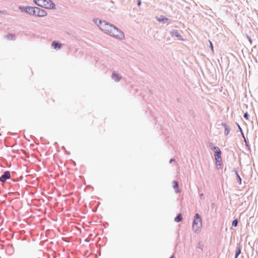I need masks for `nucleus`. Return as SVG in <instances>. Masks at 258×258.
<instances>
[{
  "mask_svg": "<svg viewBox=\"0 0 258 258\" xmlns=\"http://www.w3.org/2000/svg\"><path fill=\"white\" fill-rule=\"evenodd\" d=\"M98 27L105 33L114 38L119 39L124 38V34L121 30L106 21H99Z\"/></svg>",
  "mask_w": 258,
  "mask_h": 258,
  "instance_id": "nucleus-1",
  "label": "nucleus"
},
{
  "mask_svg": "<svg viewBox=\"0 0 258 258\" xmlns=\"http://www.w3.org/2000/svg\"><path fill=\"white\" fill-rule=\"evenodd\" d=\"M19 9L22 12H25L31 16L43 17L47 15V12L37 7L20 6Z\"/></svg>",
  "mask_w": 258,
  "mask_h": 258,
  "instance_id": "nucleus-2",
  "label": "nucleus"
},
{
  "mask_svg": "<svg viewBox=\"0 0 258 258\" xmlns=\"http://www.w3.org/2000/svg\"><path fill=\"white\" fill-rule=\"evenodd\" d=\"M202 226V218L199 213H196L194 218L192 229L196 232H198Z\"/></svg>",
  "mask_w": 258,
  "mask_h": 258,
  "instance_id": "nucleus-3",
  "label": "nucleus"
},
{
  "mask_svg": "<svg viewBox=\"0 0 258 258\" xmlns=\"http://www.w3.org/2000/svg\"><path fill=\"white\" fill-rule=\"evenodd\" d=\"M212 150L214 151V156L217 163H220L222 161L221 151L217 146L213 147Z\"/></svg>",
  "mask_w": 258,
  "mask_h": 258,
  "instance_id": "nucleus-4",
  "label": "nucleus"
},
{
  "mask_svg": "<svg viewBox=\"0 0 258 258\" xmlns=\"http://www.w3.org/2000/svg\"><path fill=\"white\" fill-rule=\"evenodd\" d=\"M44 2V6L43 8L50 10L55 9V5L51 0H45Z\"/></svg>",
  "mask_w": 258,
  "mask_h": 258,
  "instance_id": "nucleus-5",
  "label": "nucleus"
},
{
  "mask_svg": "<svg viewBox=\"0 0 258 258\" xmlns=\"http://www.w3.org/2000/svg\"><path fill=\"white\" fill-rule=\"evenodd\" d=\"M11 178V173L9 171H6L0 177V181L5 182L7 179Z\"/></svg>",
  "mask_w": 258,
  "mask_h": 258,
  "instance_id": "nucleus-6",
  "label": "nucleus"
},
{
  "mask_svg": "<svg viewBox=\"0 0 258 258\" xmlns=\"http://www.w3.org/2000/svg\"><path fill=\"white\" fill-rule=\"evenodd\" d=\"M171 36L172 37H176L178 40H182V38L177 30L173 29L170 32Z\"/></svg>",
  "mask_w": 258,
  "mask_h": 258,
  "instance_id": "nucleus-7",
  "label": "nucleus"
},
{
  "mask_svg": "<svg viewBox=\"0 0 258 258\" xmlns=\"http://www.w3.org/2000/svg\"><path fill=\"white\" fill-rule=\"evenodd\" d=\"M111 78L112 80H113L114 81L118 82H119L121 79V76L116 73L114 71L112 72V75H111Z\"/></svg>",
  "mask_w": 258,
  "mask_h": 258,
  "instance_id": "nucleus-8",
  "label": "nucleus"
},
{
  "mask_svg": "<svg viewBox=\"0 0 258 258\" xmlns=\"http://www.w3.org/2000/svg\"><path fill=\"white\" fill-rule=\"evenodd\" d=\"M52 47L54 49H60L61 47V44L56 41H53L51 44Z\"/></svg>",
  "mask_w": 258,
  "mask_h": 258,
  "instance_id": "nucleus-9",
  "label": "nucleus"
},
{
  "mask_svg": "<svg viewBox=\"0 0 258 258\" xmlns=\"http://www.w3.org/2000/svg\"><path fill=\"white\" fill-rule=\"evenodd\" d=\"M45 0H34L33 2L38 6L43 8V6H44V2H45Z\"/></svg>",
  "mask_w": 258,
  "mask_h": 258,
  "instance_id": "nucleus-10",
  "label": "nucleus"
},
{
  "mask_svg": "<svg viewBox=\"0 0 258 258\" xmlns=\"http://www.w3.org/2000/svg\"><path fill=\"white\" fill-rule=\"evenodd\" d=\"M172 186L174 189H175V192L178 193L179 192V187H178V183L176 180H173L172 182Z\"/></svg>",
  "mask_w": 258,
  "mask_h": 258,
  "instance_id": "nucleus-11",
  "label": "nucleus"
},
{
  "mask_svg": "<svg viewBox=\"0 0 258 258\" xmlns=\"http://www.w3.org/2000/svg\"><path fill=\"white\" fill-rule=\"evenodd\" d=\"M182 220V217L181 214H178L174 218V221L176 222H179Z\"/></svg>",
  "mask_w": 258,
  "mask_h": 258,
  "instance_id": "nucleus-12",
  "label": "nucleus"
},
{
  "mask_svg": "<svg viewBox=\"0 0 258 258\" xmlns=\"http://www.w3.org/2000/svg\"><path fill=\"white\" fill-rule=\"evenodd\" d=\"M5 37L8 40H14L15 39V36L13 34H8Z\"/></svg>",
  "mask_w": 258,
  "mask_h": 258,
  "instance_id": "nucleus-13",
  "label": "nucleus"
},
{
  "mask_svg": "<svg viewBox=\"0 0 258 258\" xmlns=\"http://www.w3.org/2000/svg\"><path fill=\"white\" fill-rule=\"evenodd\" d=\"M168 20V18L161 16L160 18L158 20V21L159 22H167Z\"/></svg>",
  "mask_w": 258,
  "mask_h": 258,
  "instance_id": "nucleus-14",
  "label": "nucleus"
},
{
  "mask_svg": "<svg viewBox=\"0 0 258 258\" xmlns=\"http://www.w3.org/2000/svg\"><path fill=\"white\" fill-rule=\"evenodd\" d=\"M230 131V129L229 126H225V127L224 128V134L226 136H227L229 134Z\"/></svg>",
  "mask_w": 258,
  "mask_h": 258,
  "instance_id": "nucleus-15",
  "label": "nucleus"
},
{
  "mask_svg": "<svg viewBox=\"0 0 258 258\" xmlns=\"http://www.w3.org/2000/svg\"><path fill=\"white\" fill-rule=\"evenodd\" d=\"M240 253H241V249L240 248V246H238L236 249L235 255H236V256H238V255L240 254Z\"/></svg>",
  "mask_w": 258,
  "mask_h": 258,
  "instance_id": "nucleus-16",
  "label": "nucleus"
},
{
  "mask_svg": "<svg viewBox=\"0 0 258 258\" xmlns=\"http://www.w3.org/2000/svg\"><path fill=\"white\" fill-rule=\"evenodd\" d=\"M204 247V245L202 243V241H199L198 242V245L197 246V248L200 249L201 250H203Z\"/></svg>",
  "mask_w": 258,
  "mask_h": 258,
  "instance_id": "nucleus-17",
  "label": "nucleus"
},
{
  "mask_svg": "<svg viewBox=\"0 0 258 258\" xmlns=\"http://www.w3.org/2000/svg\"><path fill=\"white\" fill-rule=\"evenodd\" d=\"M238 223V220L237 219H235L232 223V226L233 227H236Z\"/></svg>",
  "mask_w": 258,
  "mask_h": 258,
  "instance_id": "nucleus-18",
  "label": "nucleus"
},
{
  "mask_svg": "<svg viewBox=\"0 0 258 258\" xmlns=\"http://www.w3.org/2000/svg\"><path fill=\"white\" fill-rule=\"evenodd\" d=\"M237 124L238 129L239 130V132L241 133V135L242 136L243 138H244V133L243 132V131H242V128H241V127H240V126L238 123H237Z\"/></svg>",
  "mask_w": 258,
  "mask_h": 258,
  "instance_id": "nucleus-19",
  "label": "nucleus"
},
{
  "mask_svg": "<svg viewBox=\"0 0 258 258\" xmlns=\"http://www.w3.org/2000/svg\"><path fill=\"white\" fill-rule=\"evenodd\" d=\"M236 180L238 182L239 184L240 185L241 184V178L240 175H238L236 177Z\"/></svg>",
  "mask_w": 258,
  "mask_h": 258,
  "instance_id": "nucleus-20",
  "label": "nucleus"
},
{
  "mask_svg": "<svg viewBox=\"0 0 258 258\" xmlns=\"http://www.w3.org/2000/svg\"><path fill=\"white\" fill-rule=\"evenodd\" d=\"M248 117H249V114H248V113L247 112H245V113H244V115H243V117H244L245 119L247 120V119H248Z\"/></svg>",
  "mask_w": 258,
  "mask_h": 258,
  "instance_id": "nucleus-21",
  "label": "nucleus"
},
{
  "mask_svg": "<svg viewBox=\"0 0 258 258\" xmlns=\"http://www.w3.org/2000/svg\"><path fill=\"white\" fill-rule=\"evenodd\" d=\"M99 21H101V20H99V19H94V20H93V22H94V23L95 24H96L98 26V24H99Z\"/></svg>",
  "mask_w": 258,
  "mask_h": 258,
  "instance_id": "nucleus-22",
  "label": "nucleus"
},
{
  "mask_svg": "<svg viewBox=\"0 0 258 258\" xmlns=\"http://www.w3.org/2000/svg\"><path fill=\"white\" fill-rule=\"evenodd\" d=\"M99 21H101V20H99V19H94V20H93V22H94V23L95 24H96L98 26V24H99Z\"/></svg>",
  "mask_w": 258,
  "mask_h": 258,
  "instance_id": "nucleus-23",
  "label": "nucleus"
},
{
  "mask_svg": "<svg viewBox=\"0 0 258 258\" xmlns=\"http://www.w3.org/2000/svg\"><path fill=\"white\" fill-rule=\"evenodd\" d=\"M209 42H210V48H211V49L212 50V51H213L214 50V48H213V44H212V43L211 41L209 40Z\"/></svg>",
  "mask_w": 258,
  "mask_h": 258,
  "instance_id": "nucleus-24",
  "label": "nucleus"
},
{
  "mask_svg": "<svg viewBox=\"0 0 258 258\" xmlns=\"http://www.w3.org/2000/svg\"><path fill=\"white\" fill-rule=\"evenodd\" d=\"M234 172H235V173L236 174V177L238 175H239V173H238V170L236 169H234Z\"/></svg>",
  "mask_w": 258,
  "mask_h": 258,
  "instance_id": "nucleus-25",
  "label": "nucleus"
},
{
  "mask_svg": "<svg viewBox=\"0 0 258 258\" xmlns=\"http://www.w3.org/2000/svg\"><path fill=\"white\" fill-rule=\"evenodd\" d=\"M222 125H223L224 126V127L225 128V126H228V125L226 124V122H222L221 123Z\"/></svg>",
  "mask_w": 258,
  "mask_h": 258,
  "instance_id": "nucleus-26",
  "label": "nucleus"
},
{
  "mask_svg": "<svg viewBox=\"0 0 258 258\" xmlns=\"http://www.w3.org/2000/svg\"><path fill=\"white\" fill-rule=\"evenodd\" d=\"M209 147L211 148V150H212V148H213V147H214V145H213V144L212 143H210L209 144Z\"/></svg>",
  "mask_w": 258,
  "mask_h": 258,
  "instance_id": "nucleus-27",
  "label": "nucleus"
},
{
  "mask_svg": "<svg viewBox=\"0 0 258 258\" xmlns=\"http://www.w3.org/2000/svg\"><path fill=\"white\" fill-rule=\"evenodd\" d=\"M243 139H244V142H245V145H246V146H248V142L247 141V140H246V139H245V137H244V138H243Z\"/></svg>",
  "mask_w": 258,
  "mask_h": 258,
  "instance_id": "nucleus-28",
  "label": "nucleus"
},
{
  "mask_svg": "<svg viewBox=\"0 0 258 258\" xmlns=\"http://www.w3.org/2000/svg\"><path fill=\"white\" fill-rule=\"evenodd\" d=\"M247 38H248V40H249V42L251 44V43H252V40H251V39L250 38V37H249L248 36H247Z\"/></svg>",
  "mask_w": 258,
  "mask_h": 258,
  "instance_id": "nucleus-29",
  "label": "nucleus"
},
{
  "mask_svg": "<svg viewBox=\"0 0 258 258\" xmlns=\"http://www.w3.org/2000/svg\"><path fill=\"white\" fill-rule=\"evenodd\" d=\"M137 5H138V6H140L141 5V0L138 1Z\"/></svg>",
  "mask_w": 258,
  "mask_h": 258,
  "instance_id": "nucleus-30",
  "label": "nucleus"
},
{
  "mask_svg": "<svg viewBox=\"0 0 258 258\" xmlns=\"http://www.w3.org/2000/svg\"><path fill=\"white\" fill-rule=\"evenodd\" d=\"M216 164L217 166H221V162H220V163H217V162H216Z\"/></svg>",
  "mask_w": 258,
  "mask_h": 258,
  "instance_id": "nucleus-31",
  "label": "nucleus"
},
{
  "mask_svg": "<svg viewBox=\"0 0 258 258\" xmlns=\"http://www.w3.org/2000/svg\"><path fill=\"white\" fill-rule=\"evenodd\" d=\"M174 161V159H171L170 160L169 162L171 163H172V162L173 161Z\"/></svg>",
  "mask_w": 258,
  "mask_h": 258,
  "instance_id": "nucleus-32",
  "label": "nucleus"
},
{
  "mask_svg": "<svg viewBox=\"0 0 258 258\" xmlns=\"http://www.w3.org/2000/svg\"><path fill=\"white\" fill-rule=\"evenodd\" d=\"M203 196H204V194H201L200 195V198H202V197H203Z\"/></svg>",
  "mask_w": 258,
  "mask_h": 258,
  "instance_id": "nucleus-33",
  "label": "nucleus"
},
{
  "mask_svg": "<svg viewBox=\"0 0 258 258\" xmlns=\"http://www.w3.org/2000/svg\"><path fill=\"white\" fill-rule=\"evenodd\" d=\"M169 258H174V256L172 255Z\"/></svg>",
  "mask_w": 258,
  "mask_h": 258,
  "instance_id": "nucleus-34",
  "label": "nucleus"
},
{
  "mask_svg": "<svg viewBox=\"0 0 258 258\" xmlns=\"http://www.w3.org/2000/svg\"><path fill=\"white\" fill-rule=\"evenodd\" d=\"M211 206L212 207H213L214 206V203L212 204Z\"/></svg>",
  "mask_w": 258,
  "mask_h": 258,
  "instance_id": "nucleus-35",
  "label": "nucleus"
},
{
  "mask_svg": "<svg viewBox=\"0 0 258 258\" xmlns=\"http://www.w3.org/2000/svg\"><path fill=\"white\" fill-rule=\"evenodd\" d=\"M234 258H238V256H236V255H235V257Z\"/></svg>",
  "mask_w": 258,
  "mask_h": 258,
  "instance_id": "nucleus-36",
  "label": "nucleus"
}]
</instances>
